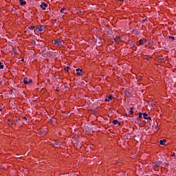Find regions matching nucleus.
<instances>
[{
	"mask_svg": "<svg viewBox=\"0 0 176 176\" xmlns=\"http://www.w3.org/2000/svg\"><path fill=\"white\" fill-rule=\"evenodd\" d=\"M0 69H3V63L0 62Z\"/></svg>",
	"mask_w": 176,
	"mask_h": 176,
	"instance_id": "f3484780",
	"label": "nucleus"
},
{
	"mask_svg": "<svg viewBox=\"0 0 176 176\" xmlns=\"http://www.w3.org/2000/svg\"><path fill=\"white\" fill-rule=\"evenodd\" d=\"M112 98H113V96H109L107 99H105V100H104V101H105L106 102H109V100H112Z\"/></svg>",
	"mask_w": 176,
	"mask_h": 176,
	"instance_id": "6e6552de",
	"label": "nucleus"
},
{
	"mask_svg": "<svg viewBox=\"0 0 176 176\" xmlns=\"http://www.w3.org/2000/svg\"><path fill=\"white\" fill-rule=\"evenodd\" d=\"M23 119H24V120H27V118L26 117H24Z\"/></svg>",
	"mask_w": 176,
	"mask_h": 176,
	"instance_id": "b1692460",
	"label": "nucleus"
},
{
	"mask_svg": "<svg viewBox=\"0 0 176 176\" xmlns=\"http://www.w3.org/2000/svg\"><path fill=\"white\" fill-rule=\"evenodd\" d=\"M124 94L126 97H130L131 96V94L130 92H129V91H126L124 92Z\"/></svg>",
	"mask_w": 176,
	"mask_h": 176,
	"instance_id": "1a4fd4ad",
	"label": "nucleus"
},
{
	"mask_svg": "<svg viewBox=\"0 0 176 176\" xmlns=\"http://www.w3.org/2000/svg\"><path fill=\"white\" fill-rule=\"evenodd\" d=\"M162 162L161 161H157L155 162H153L152 164L153 167H159L160 166H162Z\"/></svg>",
	"mask_w": 176,
	"mask_h": 176,
	"instance_id": "20e7f679",
	"label": "nucleus"
},
{
	"mask_svg": "<svg viewBox=\"0 0 176 176\" xmlns=\"http://www.w3.org/2000/svg\"><path fill=\"white\" fill-rule=\"evenodd\" d=\"M25 3H27L25 1L20 0V4L21 5V6H23V5H25Z\"/></svg>",
	"mask_w": 176,
	"mask_h": 176,
	"instance_id": "9b49d317",
	"label": "nucleus"
},
{
	"mask_svg": "<svg viewBox=\"0 0 176 176\" xmlns=\"http://www.w3.org/2000/svg\"><path fill=\"white\" fill-rule=\"evenodd\" d=\"M40 7L43 10H46V8H47V4L43 3L41 4Z\"/></svg>",
	"mask_w": 176,
	"mask_h": 176,
	"instance_id": "39448f33",
	"label": "nucleus"
},
{
	"mask_svg": "<svg viewBox=\"0 0 176 176\" xmlns=\"http://www.w3.org/2000/svg\"><path fill=\"white\" fill-rule=\"evenodd\" d=\"M65 69V71H67V72H68V71L69 69V67H68V66L66 67Z\"/></svg>",
	"mask_w": 176,
	"mask_h": 176,
	"instance_id": "412c9836",
	"label": "nucleus"
},
{
	"mask_svg": "<svg viewBox=\"0 0 176 176\" xmlns=\"http://www.w3.org/2000/svg\"><path fill=\"white\" fill-rule=\"evenodd\" d=\"M55 145H56V146H60V145H61V142H55Z\"/></svg>",
	"mask_w": 176,
	"mask_h": 176,
	"instance_id": "2eb2a0df",
	"label": "nucleus"
},
{
	"mask_svg": "<svg viewBox=\"0 0 176 176\" xmlns=\"http://www.w3.org/2000/svg\"><path fill=\"white\" fill-rule=\"evenodd\" d=\"M166 139L162 140L160 141V145H164V144H166Z\"/></svg>",
	"mask_w": 176,
	"mask_h": 176,
	"instance_id": "9d476101",
	"label": "nucleus"
},
{
	"mask_svg": "<svg viewBox=\"0 0 176 176\" xmlns=\"http://www.w3.org/2000/svg\"><path fill=\"white\" fill-rule=\"evenodd\" d=\"M23 82L25 85H30V83H32V80L31 79L28 80V78L25 77L23 78Z\"/></svg>",
	"mask_w": 176,
	"mask_h": 176,
	"instance_id": "7ed1b4c3",
	"label": "nucleus"
},
{
	"mask_svg": "<svg viewBox=\"0 0 176 176\" xmlns=\"http://www.w3.org/2000/svg\"><path fill=\"white\" fill-rule=\"evenodd\" d=\"M168 38L169 39H172L173 41H175V37L173 36H168Z\"/></svg>",
	"mask_w": 176,
	"mask_h": 176,
	"instance_id": "dca6fc26",
	"label": "nucleus"
},
{
	"mask_svg": "<svg viewBox=\"0 0 176 176\" xmlns=\"http://www.w3.org/2000/svg\"><path fill=\"white\" fill-rule=\"evenodd\" d=\"M143 118H144V119L146 120V118H148V114L146 113H143Z\"/></svg>",
	"mask_w": 176,
	"mask_h": 176,
	"instance_id": "4468645a",
	"label": "nucleus"
},
{
	"mask_svg": "<svg viewBox=\"0 0 176 176\" xmlns=\"http://www.w3.org/2000/svg\"><path fill=\"white\" fill-rule=\"evenodd\" d=\"M172 156H173V157H175V156H176V153H173V155H172Z\"/></svg>",
	"mask_w": 176,
	"mask_h": 176,
	"instance_id": "5701e85b",
	"label": "nucleus"
},
{
	"mask_svg": "<svg viewBox=\"0 0 176 176\" xmlns=\"http://www.w3.org/2000/svg\"><path fill=\"white\" fill-rule=\"evenodd\" d=\"M45 25H38L34 31L37 30L39 32H43V31H45Z\"/></svg>",
	"mask_w": 176,
	"mask_h": 176,
	"instance_id": "f03ea898",
	"label": "nucleus"
},
{
	"mask_svg": "<svg viewBox=\"0 0 176 176\" xmlns=\"http://www.w3.org/2000/svg\"><path fill=\"white\" fill-rule=\"evenodd\" d=\"M76 72H77V75H82V69H76Z\"/></svg>",
	"mask_w": 176,
	"mask_h": 176,
	"instance_id": "423d86ee",
	"label": "nucleus"
},
{
	"mask_svg": "<svg viewBox=\"0 0 176 176\" xmlns=\"http://www.w3.org/2000/svg\"><path fill=\"white\" fill-rule=\"evenodd\" d=\"M143 43H144V41H142V40L140 39V40L139 41V45H142Z\"/></svg>",
	"mask_w": 176,
	"mask_h": 176,
	"instance_id": "6ab92c4d",
	"label": "nucleus"
},
{
	"mask_svg": "<svg viewBox=\"0 0 176 176\" xmlns=\"http://www.w3.org/2000/svg\"><path fill=\"white\" fill-rule=\"evenodd\" d=\"M64 10H67V8H63L60 10V13H64V14H67V12H64Z\"/></svg>",
	"mask_w": 176,
	"mask_h": 176,
	"instance_id": "ddd939ff",
	"label": "nucleus"
},
{
	"mask_svg": "<svg viewBox=\"0 0 176 176\" xmlns=\"http://www.w3.org/2000/svg\"><path fill=\"white\" fill-rule=\"evenodd\" d=\"M1 111H2V109L0 108V112H1Z\"/></svg>",
	"mask_w": 176,
	"mask_h": 176,
	"instance_id": "bb28decb",
	"label": "nucleus"
},
{
	"mask_svg": "<svg viewBox=\"0 0 176 176\" xmlns=\"http://www.w3.org/2000/svg\"><path fill=\"white\" fill-rule=\"evenodd\" d=\"M120 2H123V1H124V0H119Z\"/></svg>",
	"mask_w": 176,
	"mask_h": 176,
	"instance_id": "393cba45",
	"label": "nucleus"
},
{
	"mask_svg": "<svg viewBox=\"0 0 176 176\" xmlns=\"http://www.w3.org/2000/svg\"><path fill=\"white\" fill-rule=\"evenodd\" d=\"M129 113H131V115H133V113H134V111H133V107L131 108V110L129 111Z\"/></svg>",
	"mask_w": 176,
	"mask_h": 176,
	"instance_id": "a211bd4d",
	"label": "nucleus"
},
{
	"mask_svg": "<svg viewBox=\"0 0 176 176\" xmlns=\"http://www.w3.org/2000/svg\"><path fill=\"white\" fill-rule=\"evenodd\" d=\"M146 120H152V118L151 117H148Z\"/></svg>",
	"mask_w": 176,
	"mask_h": 176,
	"instance_id": "4be33fe9",
	"label": "nucleus"
},
{
	"mask_svg": "<svg viewBox=\"0 0 176 176\" xmlns=\"http://www.w3.org/2000/svg\"><path fill=\"white\" fill-rule=\"evenodd\" d=\"M21 61H22V62H23V61H24V59H21Z\"/></svg>",
	"mask_w": 176,
	"mask_h": 176,
	"instance_id": "a878e982",
	"label": "nucleus"
},
{
	"mask_svg": "<svg viewBox=\"0 0 176 176\" xmlns=\"http://www.w3.org/2000/svg\"><path fill=\"white\" fill-rule=\"evenodd\" d=\"M35 29V26H30L29 28H28L27 31H30V30H34Z\"/></svg>",
	"mask_w": 176,
	"mask_h": 176,
	"instance_id": "f8f14e48",
	"label": "nucleus"
},
{
	"mask_svg": "<svg viewBox=\"0 0 176 176\" xmlns=\"http://www.w3.org/2000/svg\"><path fill=\"white\" fill-rule=\"evenodd\" d=\"M139 119H141V118H142V113H140L139 116H138Z\"/></svg>",
	"mask_w": 176,
	"mask_h": 176,
	"instance_id": "aec40b11",
	"label": "nucleus"
},
{
	"mask_svg": "<svg viewBox=\"0 0 176 176\" xmlns=\"http://www.w3.org/2000/svg\"><path fill=\"white\" fill-rule=\"evenodd\" d=\"M113 124H118V126H120V122L118 120H114L113 121Z\"/></svg>",
	"mask_w": 176,
	"mask_h": 176,
	"instance_id": "0eeeda50",
	"label": "nucleus"
},
{
	"mask_svg": "<svg viewBox=\"0 0 176 176\" xmlns=\"http://www.w3.org/2000/svg\"><path fill=\"white\" fill-rule=\"evenodd\" d=\"M54 45H56V46H63V45H64V41L60 39L54 40Z\"/></svg>",
	"mask_w": 176,
	"mask_h": 176,
	"instance_id": "f257e3e1",
	"label": "nucleus"
}]
</instances>
